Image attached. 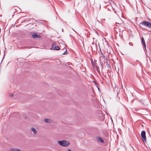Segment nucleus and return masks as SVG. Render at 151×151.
<instances>
[{
	"mask_svg": "<svg viewBox=\"0 0 151 151\" xmlns=\"http://www.w3.org/2000/svg\"><path fill=\"white\" fill-rule=\"evenodd\" d=\"M139 25L142 28H144L145 27L151 28V23L146 21H144L140 22Z\"/></svg>",
	"mask_w": 151,
	"mask_h": 151,
	"instance_id": "f257e3e1",
	"label": "nucleus"
},
{
	"mask_svg": "<svg viewBox=\"0 0 151 151\" xmlns=\"http://www.w3.org/2000/svg\"><path fill=\"white\" fill-rule=\"evenodd\" d=\"M102 56H101L100 57V61H101V60H104V64H105V65L107 67L108 69L111 68V67L110 66V65L109 64V63L108 62V60H107V58H106L105 57V56L102 53Z\"/></svg>",
	"mask_w": 151,
	"mask_h": 151,
	"instance_id": "f03ea898",
	"label": "nucleus"
},
{
	"mask_svg": "<svg viewBox=\"0 0 151 151\" xmlns=\"http://www.w3.org/2000/svg\"><path fill=\"white\" fill-rule=\"evenodd\" d=\"M58 143L61 146L67 147L70 145L69 142L65 140L59 141L58 142Z\"/></svg>",
	"mask_w": 151,
	"mask_h": 151,
	"instance_id": "7ed1b4c3",
	"label": "nucleus"
},
{
	"mask_svg": "<svg viewBox=\"0 0 151 151\" xmlns=\"http://www.w3.org/2000/svg\"><path fill=\"white\" fill-rule=\"evenodd\" d=\"M141 135L142 139L143 142H146V132L145 131H142L141 132Z\"/></svg>",
	"mask_w": 151,
	"mask_h": 151,
	"instance_id": "20e7f679",
	"label": "nucleus"
},
{
	"mask_svg": "<svg viewBox=\"0 0 151 151\" xmlns=\"http://www.w3.org/2000/svg\"><path fill=\"white\" fill-rule=\"evenodd\" d=\"M56 44L55 43H53L52 46V50H59L60 49V48L58 46H55Z\"/></svg>",
	"mask_w": 151,
	"mask_h": 151,
	"instance_id": "39448f33",
	"label": "nucleus"
},
{
	"mask_svg": "<svg viewBox=\"0 0 151 151\" xmlns=\"http://www.w3.org/2000/svg\"><path fill=\"white\" fill-rule=\"evenodd\" d=\"M32 37L34 38H41V36L40 35H37L36 33H33L32 35Z\"/></svg>",
	"mask_w": 151,
	"mask_h": 151,
	"instance_id": "423d86ee",
	"label": "nucleus"
},
{
	"mask_svg": "<svg viewBox=\"0 0 151 151\" xmlns=\"http://www.w3.org/2000/svg\"><path fill=\"white\" fill-rule=\"evenodd\" d=\"M97 139L98 141H99L102 143H104V141L103 139L101 137H97Z\"/></svg>",
	"mask_w": 151,
	"mask_h": 151,
	"instance_id": "0eeeda50",
	"label": "nucleus"
},
{
	"mask_svg": "<svg viewBox=\"0 0 151 151\" xmlns=\"http://www.w3.org/2000/svg\"><path fill=\"white\" fill-rule=\"evenodd\" d=\"M31 130L33 132L34 134V135L37 134V130L36 129H35L34 128L32 127L31 129Z\"/></svg>",
	"mask_w": 151,
	"mask_h": 151,
	"instance_id": "6e6552de",
	"label": "nucleus"
},
{
	"mask_svg": "<svg viewBox=\"0 0 151 151\" xmlns=\"http://www.w3.org/2000/svg\"><path fill=\"white\" fill-rule=\"evenodd\" d=\"M44 121L45 122L47 123H50L51 122L52 120L50 119H45Z\"/></svg>",
	"mask_w": 151,
	"mask_h": 151,
	"instance_id": "1a4fd4ad",
	"label": "nucleus"
},
{
	"mask_svg": "<svg viewBox=\"0 0 151 151\" xmlns=\"http://www.w3.org/2000/svg\"><path fill=\"white\" fill-rule=\"evenodd\" d=\"M142 43L144 46V47H145V48H146V45L145 44V43L144 39L143 38V37H142Z\"/></svg>",
	"mask_w": 151,
	"mask_h": 151,
	"instance_id": "9d476101",
	"label": "nucleus"
},
{
	"mask_svg": "<svg viewBox=\"0 0 151 151\" xmlns=\"http://www.w3.org/2000/svg\"><path fill=\"white\" fill-rule=\"evenodd\" d=\"M95 67L96 68V70H97V71L99 74H100V72L99 69V67L96 65H95Z\"/></svg>",
	"mask_w": 151,
	"mask_h": 151,
	"instance_id": "9b49d317",
	"label": "nucleus"
},
{
	"mask_svg": "<svg viewBox=\"0 0 151 151\" xmlns=\"http://www.w3.org/2000/svg\"><path fill=\"white\" fill-rule=\"evenodd\" d=\"M100 64H101V69H102L103 68V63L102 62H101V61L100 62Z\"/></svg>",
	"mask_w": 151,
	"mask_h": 151,
	"instance_id": "f8f14e48",
	"label": "nucleus"
},
{
	"mask_svg": "<svg viewBox=\"0 0 151 151\" xmlns=\"http://www.w3.org/2000/svg\"><path fill=\"white\" fill-rule=\"evenodd\" d=\"M17 149H11L10 150V151H16Z\"/></svg>",
	"mask_w": 151,
	"mask_h": 151,
	"instance_id": "ddd939ff",
	"label": "nucleus"
},
{
	"mask_svg": "<svg viewBox=\"0 0 151 151\" xmlns=\"http://www.w3.org/2000/svg\"><path fill=\"white\" fill-rule=\"evenodd\" d=\"M116 88H117V95H118L119 92V89H120L119 88H117V87Z\"/></svg>",
	"mask_w": 151,
	"mask_h": 151,
	"instance_id": "4468645a",
	"label": "nucleus"
},
{
	"mask_svg": "<svg viewBox=\"0 0 151 151\" xmlns=\"http://www.w3.org/2000/svg\"><path fill=\"white\" fill-rule=\"evenodd\" d=\"M67 53V50H66V49L65 51L64 52H63V55H65Z\"/></svg>",
	"mask_w": 151,
	"mask_h": 151,
	"instance_id": "2eb2a0df",
	"label": "nucleus"
},
{
	"mask_svg": "<svg viewBox=\"0 0 151 151\" xmlns=\"http://www.w3.org/2000/svg\"><path fill=\"white\" fill-rule=\"evenodd\" d=\"M129 44L130 46H133V44L132 42H129Z\"/></svg>",
	"mask_w": 151,
	"mask_h": 151,
	"instance_id": "dca6fc26",
	"label": "nucleus"
},
{
	"mask_svg": "<svg viewBox=\"0 0 151 151\" xmlns=\"http://www.w3.org/2000/svg\"><path fill=\"white\" fill-rule=\"evenodd\" d=\"M92 65L93 66H94L95 65V62H93L92 63H91Z\"/></svg>",
	"mask_w": 151,
	"mask_h": 151,
	"instance_id": "f3484780",
	"label": "nucleus"
},
{
	"mask_svg": "<svg viewBox=\"0 0 151 151\" xmlns=\"http://www.w3.org/2000/svg\"><path fill=\"white\" fill-rule=\"evenodd\" d=\"M10 96H11V97H13L14 96V94H13V93H11V94H10Z\"/></svg>",
	"mask_w": 151,
	"mask_h": 151,
	"instance_id": "a211bd4d",
	"label": "nucleus"
},
{
	"mask_svg": "<svg viewBox=\"0 0 151 151\" xmlns=\"http://www.w3.org/2000/svg\"><path fill=\"white\" fill-rule=\"evenodd\" d=\"M24 48H25V49H26V48H30L29 47H26V46H25V47H24Z\"/></svg>",
	"mask_w": 151,
	"mask_h": 151,
	"instance_id": "6ab92c4d",
	"label": "nucleus"
},
{
	"mask_svg": "<svg viewBox=\"0 0 151 151\" xmlns=\"http://www.w3.org/2000/svg\"><path fill=\"white\" fill-rule=\"evenodd\" d=\"M91 63H92L93 62V60L92 58H91Z\"/></svg>",
	"mask_w": 151,
	"mask_h": 151,
	"instance_id": "aec40b11",
	"label": "nucleus"
},
{
	"mask_svg": "<svg viewBox=\"0 0 151 151\" xmlns=\"http://www.w3.org/2000/svg\"><path fill=\"white\" fill-rule=\"evenodd\" d=\"M101 77H102V79H103L104 80V78L103 76H102Z\"/></svg>",
	"mask_w": 151,
	"mask_h": 151,
	"instance_id": "412c9836",
	"label": "nucleus"
},
{
	"mask_svg": "<svg viewBox=\"0 0 151 151\" xmlns=\"http://www.w3.org/2000/svg\"><path fill=\"white\" fill-rule=\"evenodd\" d=\"M68 151H71L70 149H69L68 150Z\"/></svg>",
	"mask_w": 151,
	"mask_h": 151,
	"instance_id": "4be33fe9",
	"label": "nucleus"
},
{
	"mask_svg": "<svg viewBox=\"0 0 151 151\" xmlns=\"http://www.w3.org/2000/svg\"><path fill=\"white\" fill-rule=\"evenodd\" d=\"M62 32H64V30H63V29H62Z\"/></svg>",
	"mask_w": 151,
	"mask_h": 151,
	"instance_id": "5701e85b",
	"label": "nucleus"
},
{
	"mask_svg": "<svg viewBox=\"0 0 151 151\" xmlns=\"http://www.w3.org/2000/svg\"><path fill=\"white\" fill-rule=\"evenodd\" d=\"M143 103V104H144V103Z\"/></svg>",
	"mask_w": 151,
	"mask_h": 151,
	"instance_id": "b1692460",
	"label": "nucleus"
}]
</instances>
